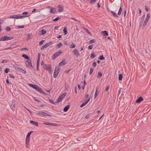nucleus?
<instances>
[{
    "mask_svg": "<svg viewBox=\"0 0 151 151\" xmlns=\"http://www.w3.org/2000/svg\"><path fill=\"white\" fill-rule=\"evenodd\" d=\"M99 93V92H98V90L97 89H96L94 96V99H96V98L97 96L98 95V94Z\"/></svg>",
    "mask_w": 151,
    "mask_h": 151,
    "instance_id": "29",
    "label": "nucleus"
},
{
    "mask_svg": "<svg viewBox=\"0 0 151 151\" xmlns=\"http://www.w3.org/2000/svg\"><path fill=\"white\" fill-rule=\"evenodd\" d=\"M92 65L93 68H95L96 66V63L95 61H94L93 62Z\"/></svg>",
    "mask_w": 151,
    "mask_h": 151,
    "instance_id": "45",
    "label": "nucleus"
},
{
    "mask_svg": "<svg viewBox=\"0 0 151 151\" xmlns=\"http://www.w3.org/2000/svg\"><path fill=\"white\" fill-rule=\"evenodd\" d=\"M63 45L62 43L61 42H60L56 46V48H59Z\"/></svg>",
    "mask_w": 151,
    "mask_h": 151,
    "instance_id": "36",
    "label": "nucleus"
},
{
    "mask_svg": "<svg viewBox=\"0 0 151 151\" xmlns=\"http://www.w3.org/2000/svg\"><path fill=\"white\" fill-rule=\"evenodd\" d=\"M5 36H4L0 38V41H6Z\"/></svg>",
    "mask_w": 151,
    "mask_h": 151,
    "instance_id": "39",
    "label": "nucleus"
},
{
    "mask_svg": "<svg viewBox=\"0 0 151 151\" xmlns=\"http://www.w3.org/2000/svg\"><path fill=\"white\" fill-rule=\"evenodd\" d=\"M6 30L7 32H9L11 30V29L9 27H7Z\"/></svg>",
    "mask_w": 151,
    "mask_h": 151,
    "instance_id": "49",
    "label": "nucleus"
},
{
    "mask_svg": "<svg viewBox=\"0 0 151 151\" xmlns=\"http://www.w3.org/2000/svg\"><path fill=\"white\" fill-rule=\"evenodd\" d=\"M32 87L34 89H35L37 91H38L39 92L41 93H42L44 95L46 94L42 90V89L40 88L37 86H30Z\"/></svg>",
    "mask_w": 151,
    "mask_h": 151,
    "instance_id": "1",
    "label": "nucleus"
},
{
    "mask_svg": "<svg viewBox=\"0 0 151 151\" xmlns=\"http://www.w3.org/2000/svg\"><path fill=\"white\" fill-rule=\"evenodd\" d=\"M143 100V98L141 97H140L137 100H136V102L137 103H140L141 101H142Z\"/></svg>",
    "mask_w": 151,
    "mask_h": 151,
    "instance_id": "17",
    "label": "nucleus"
},
{
    "mask_svg": "<svg viewBox=\"0 0 151 151\" xmlns=\"http://www.w3.org/2000/svg\"><path fill=\"white\" fill-rule=\"evenodd\" d=\"M7 39L8 40H12L13 39V37H8L7 36Z\"/></svg>",
    "mask_w": 151,
    "mask_h": 151,
    "instance_id": "54",
    "label": "nucleus"
},
{
    "mask_svg": "<svg viewBox=\"0 0 151 151\" xmlns=\"http://www.w3.org/2000/svg\"><path fill=\"white\" fill-rule=\"evenodd\" d=\"M102 76V73L101 72H99L98 73V74L97 76V77L98 78H101Z\"/></svg>",
    "mask_w": 151,
    "mask_h": 151,
    "instance_id": "41",
    "label": "nucleus"
},
{
    "mask_svg": "<svg viewBox=\"0 0 151 151\" xmlns=\"http://www.w3.org/2000/svg\"><path fill=\"white\" fill-rule=\"evenodd\" d=\"M50 13H55L56 12V10L55 8H51L50 10Z\"/></svg>",
    "mask_w": 151,
    "mask_h": 151,
    "instance_id": "25",
    "label": "nucleus"
},
{
    "mask_svg": "<svg viewBox=\"0 0 151 151\" xmlns=\"http://www.w3.org/2000/svg\"><path fill=\"white\" fill-rule=\"evenodd\" d=\"M9 17L10 18L18 19V15H12L9 16Z\"/></svg>",
    "mask_w": 151,
    "mask_h": 151,
    "instance_id": "16",
    "label": "nucleus"
},
{
    "mask_svg": "<svg viewBox=\"0 0 151 151\" xmlns=\"http://www.w3.org/2000/svg\"><path fill=\"white\" fill-rule=\"evenodd\" d=\"M17 27L18 28H23L24 27V26L23 25L17 26Z\"/></svg>",
    "mask_w": 151,
    "mask_h": 151,
    "instance_id": "51",
    "label": "nucleus"
},
{
    "mask_svg": "<svg viewBox=\"0 0 151 151\" xmlns=\"http://www.w3.org/2000/svg\"><path fill=\"white\" fill-rule=\"evenodd\" d=\"M96 0H91L90 1V4H92L96 2Z\"/></svg>",
    "mask_w": 151,
    "mask_h": 151,
    "instance_id": "55",
    "label": "nucleus"
},
{
    "mask_svg": "<svg viewBox=\"0 0 151 151\" xmlns=\"http://www.w3.org/2000/svg\"><path fill=\"white\" fill-rule=\"evenodd\" d=\"M30 141V139L26 138L25 139V145L26 147L27 148H29L30 147L29 142Z\"/></svg>",
    "mask_w": 151,
    "mask_h": 151,
    "instance_id": "7",
    "label": "nucleus"
},
{
    "mask_svg": "<svg viewBox=\"0 0 151 151\" xmlns=\"http://www.w3.org/2000/svg\"><path fill=\"white\" fill-rule=\"evenodd\" d=\"M61 19V17H56L55 19H53L52 21L54 22L57 21L59 19Z\"/></svg>",
    "mask_w": 151,
    "mask_h": 151,
    "instance_id": "37",
    "label": "nucleus"
},
{
    "mask_svg": "<svg viewBox=\"0 0 151 151\" xmlns=\"http://www.w3.org/2000/svg\"><path fill=\"white\" fill-rule=\"evenodd\" d=\"M30 123L32 124H35L37 127L38 126V123L37 122H35L32 121H30Z\"/></svg>",
    "mask_w": 151,
    "mask_h": 151,
    "instance_id": "19",
    "label": "nucleus"
},
{
    "mask_svg": "<svg viewBox=\"0 0 151 151\" xmlns=\"http://www.w3.org/2000/svg\"><path fill=\"white\" fill-rule=\"evenodd\" d=\"M70 106L69 105H68L66 106L64 108V111L65 112L67 111L68 110V109H69Z\"/></svg>",
    "mask_w": 151,
    "mask_h": 151,
    "instance_id": "24",
    "label": "nucleus"
},
{
    "mask_svg": "<svg viewBox=\"0 0 151 151\" xmlns=\"http://www.w3.org/2000/svg\"><path fill=\"white\" fill-rule=\"evenodd\" d=\"M43 124L48 126H57V124L55 123H51L48 122H44L43 123Z\"/></svg>",
    "mask_w": 151,
    "mask_h": 151,
    "instance_id": "8",
    "label": "nucleus"
},
{
    "mask_svg": "<svg viewBox=\"0 0 151 151\" xmlns=\"http://www.w3.org/2000/svg\"><path fill=\"white\" fill-rule=\"evenodd\" d=\"M105 58L104 57V56L103 55H101V56H100L98 58V59L99 60H104V59Z\"/></svg>",
    "mask_w": 151,
    "mask_h": 151,
    "instance_id": "38",
    "label": "nucleus"
},
{
    "mask_svg": "<svg viewBox=\"0 0 151 151\" xmlns=\"http://www.w3.org/2000/svg\"><path fill=\"white\" fill-rule=\"evenodd\" d=\"M45 40H41L39 42V45H41L42 43L44 42Z\"/></svg>",
    "mask_w": 151,
    "mask_h": 151,
    "instance_id": "47",
    "label": "nucleus"
},
{
    "mask_svg": "<svg viewBox=\"0 0 151 151\" xmlns=\"http://www.w3.org/2000/svg\"><path fill=\"white\" fill-rule=\"evenodd\" d=\"M63 31V32L64 35H66L67 34V31L66 27H65L64 28Z\"/></svg>",
    "mask_w": 151,
    "mask_h": 151,
    "instance_id": "27",
    "label": "nucleus"
},
{
    "mask_svg": "<svg viewBox=\"0 0 151 151\" xmlns=\"http://www.w3.org/2000/svg\"><path fill=\"white\" fill-rule=\"evenodd\" d=\"M32 37V34L30 33L28 34H27L26 35V40H28L30 39H31Z\"/></svg>",
    "mask_w": 151,
    "mask_h": 151,
    "instance_id": "12",
    "label": "nucleus"
},
{
    "mask_svg": "<svg viewBox=\"0 0 151 151\" xmlns=\"http://www.w3.org/2000/svg\"><path fill=\"white\" fill-rule=\"evenodd\" d=\"M66 93L65 92L63 93L62 94L61 96H60L58 99L57 100V102L59 103L60 102V101L62 99L66 96Z\"/></svg>",
    "mask_w": 151,
    "mask_h": 151,
    "instance_id": "6",
    "label": "nucleus"
},
{
    "mask_svg": "<svg viewBox=\"0 0 151 151\" xmlns=\"http://www.w3.org/2000/svg\"><path fill=\"white\" fill-rule=\"evenodd\" d=\"M22 57L24 58L25 59H27L28 60H30V59L28 57V56L26 55L23 54L22 55Z\"/></svg>",
    "mask_w": 151,
    "mask_h": 151,
    "instance_id": "21",
    "label": "nucleus"
},
{
    "mask_svg": "<svg viewBox=\"0 0 151 151\" xmlns=\"http://www.w3.org/2000/svg\"><path fill=\"white\" fill-rule=\"evenodd\" d=\"M47 47L46 45V44H45L41 47L40 50H43V49L46 48Z\"/></svg>",
    "mask_w": 151,
    "mask_h": 151,
    "instance_id": "40",
    "label": "nucleus"
},
{
    "mask_svg": "<svg viewBox=\"0 0 151 151\" xmlns=\"http://www.w3.org/2000/svg\"><path fill=\"white\" fill-rule=\"evenodd\" d=\"M47 32L46 30H45V29H43L41 31H39V34L40 35H44Z\"/></svg>",
    "mask_w": 151,
    "mask_h": 151,
    "instance_id": "11",
    "label": "nucleus"
},
{
    "mask_svg": "<svg viewBox=\"0 0 151 151\" xmlns=\"http://www.w3.org/2000/svg\"><path fill=\"white\" fill-rule=\"evenodd\" d=\"M19 67L17 66V65H13V67L16 70H17V69L18 68V67Z\"/></svg>",
    "mask_w": 151,
    "mask_h": 151,
    "instance_id": "52",
    "label": "nucleus"
},
{
    "mask_svg": "<svg viewBox=\"0 0 151 151\" xmlns=\"http://www.w3.org/2000/svg\"><path fill=\"white\" fill-rule=\"evenodd\" d=\"M29 17V15H18V19H22L23 18H25Z\"/></svg>",
    "mask_w": 151,
    "mask_h": 151,
    "instance_id": "20",
    "label": "nucleus"
},
{
    "mask_svg": "<svg viewBox=\"0 0 151 151\" xmlns=\"http://www.w3.org/2000/svg\"><path fill=\"white\" fill-rule=\"evenodd\" d=\"M102 33L104 36H108V34L107 31L105 30L102 31Z\"/></svg>",
    "mask_w": 151,
    "mask_h": 151,
    "instance_id": "26",
    "label": "nucleus"
},
{
    "mask_svg": "<svg viewBox=\"0 0 151 151\" xmlns=\"http://www.w3.org/2000/svg\"><path fill=\"white\" fill-rule=\"evenodd\" d=\"M49 101L52 104H55V103L54 102V101L53 100L50 99Z\"/></svg>",
    "mask_w": 151,
    "mask_h": 151,
    "instance_id": "60",
    "label": "nucleus"
},
{
    "mask_svg": "<svg viewBox=\"0 0 151 151\" xmlns=\"http://www.w3.org/2000/svg\"><path fill=\"white\" fill-rule=\"evenodd\" d=\"M109 86H107V87H106V88L105 89V91H108V90L109 89Z\"/></svg>",
    "mask_w": 151,
    "mask_h": 151,
    "instance_id": "58",
    "label": "nucleus"
},
{
    "mask_svg": "<svg viewBox=\"0 0 151 151\" xmlns=\"http://www.w3.org/2000/svg\"><path fill=\"white\" fill-rule=\"evenodd\" d=\"M122 8L121 6L120 7L119 10V11H118V12L117 13V14L118 15H120V14L121 13V12L122 11Z\"/></svg>",
    "mask_w": 151,
    "mask_h": 151,
    "instance_id": "30",
    "label": "nucleus"
},
{
    "mask_svg": "<svg viewBox=\"0 0 151 151\" xmlns=\"http://www.w3.org/2000/svg\"><path fill=\"white\" fill-rule=\"evenodd\" d=\"M70 48L71 49L74 48L76 47V45L72 43L70 46Z\"/></svg>",
    "mask_w": 151,
    "mask_h": 151,
    "instance_id": "32",
    "label": "nucleus"
},
{
    "mask_svg": "<svg viewBox=\"0 0 151 151\" xmlns=\"http://www.w3.org/2000/svg\"><path fill=\"white\" fill-rule=\"evenodd\" d=\"M93 45H89L88 46V49H89L90 50H91L93 48Z\"/></svg>",
    "mask_w": 151,
    "mask_h": 151,
    "instance_id": "50",
    "label": "nucleus"
},
{
    "mask_svg": "<svg viewBox=\"0 0 151 151\" xmlns=\"http://www.w3.org/2000/svg\"><path fill=\"white\" fill-rule=\"evenodd\" d=\"M9 70H10L9 68H6L4 72L5 73H7L9 72Z\"/></svg>",
    "mask_w": 151,
    "mask_h": 151,
    "instance_id": "46",
    "label": "nucleus"
},
{
    "mask_svg": "<svg viewBox=\"0 0 151 151\" xmlns=\"http://www.w3.org/2000/svg\"><path fill=\"white\" fill-rule=\"evenodd\" d=\"M52 41H51L45 44L47 46V47H48L52 44Z\"/></svg>",
    "mask_w": 151,
    "mask_h": 151,
    "instance_id": "35",
    "label": "nucleus"
},
{
    "mask_svg": "<svg viewBox=\"0 0 151 151\" xmlns=\"http://www.w3.org/2000/svg\"><path fill=\"white\" fill-rule=\"evenodd\" d=\"M58 66H57L55 68V69L53 77L55 78H56L57 76L59 73L60 72V70H59V69L58 68Z\"/></svg>",
    "mask_w": 151,
    "mask_h": 151,
    "instance_id": "5",
    "label": "nucleus"
},
{
    "mask_svg": "<svg viewBox=\"0 0 151 151\" xmlns=\"http://www.w3.org/2000/svg\"><path fill=\"white\" fill-rule=\"evenodd\" d=\"M58 11L59 12H61L63 10V7L61 5H59L58 6Z\"/></svg>",
    "mask_w": 151,
    "mask_h": 151,
    "instance_id": "13",
    "label": "nucleus"
},
{
    "mask_svg": "<svg viewBox=\"0 0 151 151\" xmlns=\"http://www.w3.org/2000/svg\"><path fill=\"white\" fill-rule=\"evenodd\" d=\"M83 29L85 31L87 32L88 34L91 35V33L90 32H89L88 30L86 28L84 27L83 28Z\"/></svg>",
    "mask_w": 151,
    "mask_h": 151,
    "instance_id": "28",
    "label": "nucleus"
},
{
    "mask_svg": "<svg viewBox=\"0 0 151 151\" xmlns=\"http://www.w3.org/2000/svg\"><path fill=\"white\" fill-rule=\"evenodd\" d=\"M145 9L146 10L147 12H148L149 11L148 8L147 7V6H145Z\"/></svg>",
    "mask_w": 151,
    "mask_h": 151,
    "instance_id": "59",
    "label": "nucleus"
},
{
    "mask_svg": "<svg viewBox=\"0 0 151 151\" xmlns=\"http://www.w3.org/2000/svg\"><path fill=\"white\" fill-rule=\"evenodd\" d=\"M94 70V69L92 68H90V72L89 73V74L90 75H91L92 73H93V71Z\"/></svg>",
    "mask_w": 151,
    "mask_h": 151,
    "instance_id": "42",
    "label": "nucleus"
},
{
    "mask_svg": "<svg viewBox=\"0 0 151 151\" xmlns=\"http://www.w3.org/2000/svg\"><path fill=\"white\" fill-rule=\"evenodd\" d=\"M111 14L113 15V16L114 17H118L117 16L118 14H116V13L112 11H111Z\"/></svg>",
    "mask_w": 151,
    "mask_h": 151,
    "instance_id": "22",
    "label": "nucleus"
},
{
    "mask_svg": "<svg viewBox=\"0 0 151 151\" xmlns=\"http://www.w3.org/2000/svg\"><path fill=\"white\" fill-rule=\"evenodd\" d=\"M96 56V55L94 53H92L91 54L90 57L91 58V59H93Z\"/></svg>",
    "mask_w": 151,
    "mask_h": 151,
    "instance_id": "31",
    "label": "nucleus"
},
{
    "mask_svg": "<svg viewBox=\"0 0 151 151\" xmlns=\"http://www.w3.org/2000/svg\"><path fill=\"white\" fill-rule=\"evenodd\" d=\"M7 62V60H3L1 61V63H6Z\"/></svg>",
    "mask_w": 151,
    "mask_h": 151,
    "instance_id": "63",
    "label": "nucleus"
},
{
    "mask_svg": "<svg viewBox=\"0 0 151 151\" xmlns=\"http://www.w3.org/2000/svg\"><path fill=\"white\" fill-rule=\"evenodd\" d=\"M145 18V15H143L141 19V21H142V22H143V19H144V18Z\"/></svg>",
    "mask_w": 151,
    "mask_h": 151,
    "instance_id": "56",
    "label": "nucleus"
},
{
    "mask_svg": "<svg viewBox=\"0 0 151 151\" xmlns=\"http://www.w3.org/2000/svg\"><path fill=\"white\" fill-rule=\"evenodd\" d=\"M9 76L10 78H14V76L12 74H10Z\"/></svg>",
    "mask_w": 151,
    "mask_h": 151,
    "instance_id": "62",
    "label": "nucleus"
},
{
    "mask_svg": "<svg viewBox=\"0 0 151 151\" xmlns=\"http://www.w3.org/2000/svg\"><path fill=\"white\" fill-rule=\"evenodd\" d=\"M66 63L65 61H62L59 63L58 66H63L66 65Z\"/></svg>",
    "mask_w": 151,
    "mask_h": 151,
    "instance_id": "15",
    "label": "nucleus"
},
{
    "mask_svg": "<svg viewBox=\"0 0 151 151\" xmlns=\"http://www.w3.org/2000/svg\"><path fill=\"white\" fill-rule=\"evenodd\" d=\"M33 132L32 131H31L29 132L27 134V135L26 136V138H29L30 139V136L31 134V133Z\"/></svg>",
    "mask_w": 151,
    "mask_h": 151,
    "instance_id": "23",
    "label": "nucleus"
},
{
    "mask_svg": "<svg viewBox=\"0 0 151 151\" xmlns=\"http://www.w3.org/2000/svg\"><path fill=\"white\" fill-rule=\"evenodd\" d=\"M37 114L40 115L41 116H51L47 114V113H46L45 112L42 111V112H39L38 113H37Z\"/></svg>",
    "mask_w": 151,
    "mask_h": 151,
    "instance_id": "4",
    "label": "nucleus"
},
{
    "mask_svg": "<svg viewBox=\"0 0 151 151\" xmlns=\"http://www.w3.org/2000/svg\"><path fill=\"white\" fill-rule=\"evenodd\" d=\"M25 64L26 65L29 67H33L32 64L31 60H27L25 62Z\"/></svg>",
    "mask_w": 151,
    "mask_h": 151,
    "instance_id": "9",
    "label": "nucleus"
},
{
    "mask_svg": "<svg viewBox=\"0 0 151 151\" xmlns=\"http://www.w3.org/2000/svg\"><path fill=\"white\" fill-rule=\"evenodd\" d=\"M90 100V98H88V99L85 102L83 103V104H82L80 106L81 107H82L83 106H85L86 105L88 102Z\"/></svg>",
    "mask_w": 151,
    "mask_h": 151,
    "instance_id": "14",
    "label": "nucleus"
},
{
    "mask_svg": "<svg viewBox=\"0 0 151 151\" xmlns=\"http://www.w3.org/2000/svg\"><path fill=\"white\" fill-rule=\"evenodd\" d=\"M22 70H23V69L22 68H21V67H18V68L17 69V70H16L17 71L21 72L22 71Z\"/></svg>",
    "mask_w": 151,
    "mask_h": 151,
    "instance_id": "48",
    "label": "nucleus"
},
{
    "mask_svg": "<svg viewBox=\"0 0 151 151\" xmlns=\"http://www.w3.org/2000/svg\"><path fill=\"white\" fill-rule=\"evenodd\" d=\"M43 68L45 70H48L49 73H51L52 71V67L50 64H45Z\"/></svg>",
    "mask_w": 151,
    "mask_h": 151,
    "instance_id": "2",
    "label": "nucleus"
},
{
    "mask_svg": "<svg viewBox=\"0 0 151 151\" xmlns=\"http://www.w3.org/2000/svg\"><path fill=\"white\" fill-rule=\"evenodd\" d=\"M96 40L94 39H92L89 41V42L90 44H92L96 42Z\"/></svg>",
    "mask_w": 151,
    "mask_h": 151,
    "instance_id": "33",
    "label": "nucleus"
},
{
    "mask_svg": "<svg viewBox=\"0 0 151 151\" xmlns=\"http://www.w3.org/2000/svg\"><path fill=\"white\" fill-rule=\"evenodd\" d=\"M45 64L44 62L43 61H42L41 62V65L42 66H44V65H45Z\"/></svg>",
    "mask_w": 151,
    "mask_h": 151,
    "instance_id": "64",
    "label": "nucleus"
},
{
    "mask_svg": "<svg viewBox=\"0 0 151 151\" xmlns=\"http://www.w3.org/2000/svg\"><path fill=\"white\" fill-rule=\"evenodd\" d=\"M123 78L122 74H119L118 76V79L119 81L122 80Z\"/></svg>",
    "mask_w": 151,
    "mask_h": 151,
    "instance_id": "34",
    "label": "nucleus"
},
{
    "mask_svg": "<svg viewBox=\"0 0 151 151\" xmlns=\"http://www.w3.org/2000/svg\"><path fill=\"white\" fill-rule=\"evenodd\" d=\"M24 50H27V48L26 47H24V48H22L20 49V50H21V51Z\"/></svg>",
    "mask_w": 151,
    "mask_h": 151,
    "instance_id": "57",
    "label": "nucleus"
},
{
    "mask_svg": "<svg viewBox=\"0 0 151 151\" xmlns=\"http://www.w3.org/2000/svg\"><path fill=\"white\" fill-rule=\"evenodd\" d=\"M22 14L24 15H29V16H30V15L29 14V13L27 12H23L22 13Z\"/></svg>",
    "mask_w": 151,
    "mask_h": 151,
    "instance_id": "43",
    "label": "nucleus"
},
{
    "mask_svg": "<svg viewBox=\"0 0 151 151\" xmlns=\"http://www.w3.org/2000/svg\"><path fill=\"white\" fill-rule=\"evenodd\" d=\"M150 18V14L149 13H147V17L145 18V21L148 22Z\"/></svg>",
    "mask_w": 151,
    "mask_h": 151,
    "instance_id": "18",
    "label": "nucleus"
},
{
    "mask_svg": "<svg viewBox=\"0 0 151 151\" xmlns=\"http://www.w3.org/2000/svg\"><path fill=\"white\" fill-rule=\"evenodd\" d=\"M40 58H37V65H39L40 61Z\"/></svg>",
    "mask_w": 151,
    "mask_h": 151,
    "instance_id": "53",
    "label": "nucleus"
},
{
    "mask_svg": "<svg viewBox=\"0 0 151 151\" xmlns=\"http://www.w3.org/2000/svg\"><path fill=\"white\" fill-rule=\"evenodd\" d=\"M147 22L145 21H144L142 26L143 28H144V27L146 26Z\"/></svg>",
    "mask_w": 151,
    "mask_h": 151,
    "instance_id": "44",
    "label": "nucleus"
},
{
    "mask_svg": "<svg viewBox=\"0 0 151 151\" xmlns=\"http://www.w3.org/2000/svg\"><path fill=\"white\" fill-rule=\"evenodd\" d=\"M73 52L74 54L77 57L79 56L80 55V54L79 53L78 51L76 49H75L73 51Z\"/></svg>",
    "mask_w": 151,
    "mask_h": 151,
    "instance_id": "10",
    "label": "nucleus"
},
{
    "mask_svg": "<svg viewBox=\"0 0 151 151\" xmlns=\"http://www.w3.org/2000/svg\"><path fill=\"white\" fill-rule=\"evenodd\" d=\"M89 115L90 114H88L85 117V118L86 119H88L89 118Z\"/></svg>",
    "mask_w": 151,
    "mask_h": 151,
    "instance_id": "61",
    "label": "nucleus"
},
{
    "mask_svg": "<svg viewBox=\"0 0 151 151\" xmlns=\"http://www.w3.org/2000/svg\"><path fill=\"white\" fill-rule=\"evenodd\" d=\"M62 53V51L60 50L55 53L52 56V60H54L60 54H61Z\"/></svg>",
    "mask_w": 151,
    "mask_h": 151,
    "instance_id": "3",
    "label": "nucleus"
}]
</instances>
